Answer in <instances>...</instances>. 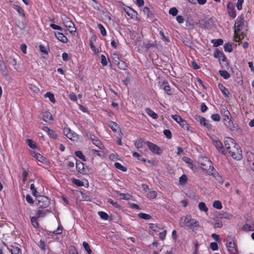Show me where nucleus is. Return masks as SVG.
<instances>
[{"mask_svg":"<svg viewBox=\"0 0 254 254\" xmlns=\"http://www.w3.org/2000/svg\"><path fill=\"white\" fill-rule=\"evenodd\" d=\"M218 72L219 74L225 79H228L231 77L230 74L226 70H220Z\"/></svg>","mask_w":254,"mask_h":254,"instance_id":"29","label":"nucleus"},{"mask_svg":"<svg viewBox=\"0 0 254 254\" xmlns=\"http://www.w3.org/2000/svg\"><path fill=\"white\" fill-rule=\"evenodd\" d=\"M124 10L127 14L131 18L136 16L137 15V12L130 7L127 6L124 8Z\"/></svg>","mask_w":254,"mask_h":254,"instance_id":"19","label":"nucleus"},{"mask_svg":"<svg viewBox=\"0 0 254 254\" xmlns=\"http://www.w3.org/2000/svg\"><path fill=\"white\" fill-rule=\"evenodd\" d=\"M198 207L199 209L201 211L206 212L208 210V209L206 207L205 203L203 202L199 203Z\"/></svg>","mask_w":254,"mask_h":254,"instance_id":"35","label":"nucleus"},{"mask_svg":"<svg viewBox=\"0 0 254 254\" xmlns=\"http://www.w3.org/2000/svg\"><path fill=\"white\" fill-rule=\"evenodd\" d=\"M166 234H167L166 230H164V231L160 232L159 233L160 239L162 241H164L166 238Z\"/></svg>","mask_w":254,"mask_h":254,"instance_id":"64","label":"nucleus"},{"mask_svg":"<svg viewBox=\"0 0 254 254\" xmlns=\"http://www.w3.org/2000/svg\"><path fill=\"white\" fill-rule=\"evenodd\" d=\"M171 117L178 124H179L183 120V118L180 116L178 115H173L171 116Z\"/></svg>","mask_w":254,"mask_h":254,"instance_id":"56","label":"nucleus"},{"mask_svg":"<svg viewBox=\"0 0 254 254\" xmlns=\"http://www.w3.org/2000/svg\"><path fill=\"white\" fill-rule=\"evenodd\" d=\"M157 192L154 190H151L147 194V197L149 199H154L157 196Z\"/></svg>","mask_w":254,"mask_h":254,"instance_id":"42","label":"nucleus"},{"mask_svg":"<svg viewBox=\"0 0 254 254\" xmlns=\"http://www.w3.org/2000/svg\"><path fill=\"white\" fill-rule=\"evenodd\" d=\"M97 26L99 29L102 35L103 36H106L107 35V31L104 26L102 24L99 23L98 24Z\"/></svg>","mask_w":254,"mask_h":254,"instance_id":"37","label":"nucleus"},{"mask_svg":"<svg viewBox=\"0 0 254 254\" xmlns=\"http://www.w3.org/2000/svg\"><path fill=\"white\" fill-rule=\"evenodd\" d=\"M101 63L102 65L104 66H106L108 64V62L105 56L104 55H101Z\"/></svg>","mask_w":254,"mask_h":254,"instance_id":"58","label":"nucleus"},{"mask_svg":"<svg viewBox=\"0 0 254 254\" xmlns=\"http://www.w3.org/2000/svg\"><path fill=\"white\" fill-rule=\"evenodd\" d=\"M178 12V10L176 7H172L170 9L169 13L173 16H176L177 15Z\"/></svg>","mask_w":254,"mask_h":254,"instance_id":"62","label":"nucleus"},{"mask_svg":"<svg viewBox=\"0 0 254 254\" xmlns=\"http://www.w3.org/2000/svg\"><path fill=\"white\" fill-rule=\"evenodd\" d=\"M117 66L120 69H123V70H126L127 67L126 63L122 60H120L118 62V63L117 64Z\"/></svg>","mask_w":254,"mask_h":254,"instance_id":"34","label":"nucleus"},{"mask_svg":"<svg viewBox=\"0 0 254 254\" xmlns=\"http://www.w3.org/2000/svg\"><path fill=\"white\" fill-rule=\"evenodd\" d=\"M211 42L213 44L214 47H217L223 45V40L221 39H213L211 41Z\"/></svg>","mask_w":254,"mask_h":254,"instance_id":"32","label":"nucleus"},{"mask_svg":"<svg viewBox=\"0 0 254 254\" xmlns=\"http://www.w3.org/2000/svg\"><path fill=\"white\" fill-rule=\"evenodd\" d=\"M33 157L42 163H43L45 159V157L39 153H35V155H33Z\"/></svg>","mask_w":254,"mask_h":254,"instance_id":"47","label":"nucleus"},{"mask_svg":"<svg viewBox=\"0 0 254 254\" xmlns=\"http://www.w3.org/2000/svg\"><path fill=\"white\" fill-rule=\"evenodd\" d=\"M224 49L227 52H231L233 50L232 45L230 43H225L224 45Z\"/></svg>","mask_w":254,"mask_h":254,"instance_id":"54","label":"nucleus"},{"mask_svg":"<svg viewBox=\"0 0 254 254\" xmlns=\"http://www.w3.org/2000/svg\"><path fill=\"white\" fill-rule=\"evenodd\" d=\"M181 227L185 226L190 229L191 228H197L199 227L198 222L194 219H192L191 216L190 215H187L184 221V225H181Z\"/></svg>","mask_w":254,"mask_h":254,"instance_id":"4","label":"nucleus"},{"mask_svg":"<svg viewBox=\"0 0 254 254\" xmlns=\"http://www.w3.org/2000/svg\"><path fill=\"white\" fill-rule=\"evenodd\" d=\"M146 144L152 153L157 155H160L162 153V151L161 149L156 144L149 141H146Z\"/></svg>","mask_w":254,"mask_h":254,"instance_id":"7","label":"nucleus"},{"mask_svg":"<svg viewBox=\"0 0 254 254\" xmlns=\"http://www.w3.org/2000/svg\"><path fill=\"white\" fill-rule=\"evenodd\" d=\"M145 112L148 116L151 117L153 119H157L158 118V115L157 113H155L153 110L150 108H146Z\"/></svg>","mask_w":254,"mask_h":254,"instance_id":"28","label":"nucleus"},{"mask_svg":"<svg viewBox=\"0 0 254 254\" xmlns=\"http://www.w3.org/2000/svg\"><path fill=\"white\" fill-rule=\"evenodd\" d=\"M213 56L214 58L219 59V61L226 62V58L225 55L217 48L215 49Z\"/></svg>","mask_w":254,"mask_h":254,"instance_id":"17","label":"nucleus"},{"mask_svg":"<svg viewBox=\"0 0 254 254\" xmlns=\"http://www.w3.org/2000/svg\"><path fill=\"white\" fill-rule=\"evenodd\" d=\"M6 62L9 64L12 65L15 69H17L16 66L17 62L15 58L12 56H9L6 58Z\"/></svg>","mask_w":254,"mask_h":254,"instance_id":"23","label":"nucleus"},{"mask_svg":"<svg viewBox=\"0 0 254 254\" xmlns=\"http://www.w3.org/2000/svg\"><path fill=\"white\" fill-rule=\"evenodd\" d=\"M134 144L137 150L140 151V149L142 148L144 145L146 144V142H144L142 139L139 138L134 141Z\"/></svg>","mask_w":254,"mask_h":254,"instance_id":"20","label":"nucleus"},{"mask_svg":"<svg viewBox=\"0 0 254 254\" xmlns=\"http://www.w3.org/2000/svg\"><path fill=\"white\" fill-rule=\"evenodd\" d=\"M29 174V171L27 170H25L23 171V172L22 174V181L24 183L26 182V181L27 180V177L28 176Z\"/></svg>","mask_w":254,"mask_h":254,"instance_id":"57","label":"nucleus"},{"mask_svg":"<svg viewBox=\"0 0 254 254\" xmlns=\"http://www.w3.org/2000/svg\"><path fill=\"white\" fill-rule=\"evenodd\" d=\"M179 125L183 127L185 129H187L188 130H189V128H190V127H189V124L187 123V122L183 119V120H182V121L179 123Z\"/></svg>","mask_w":254,"mask_h":254,"instance_id":"43","label":"nucleus"},{"mask_svg":"<svg viewBox=\"0 0 254 254\" xmlns=\"http://www.w3.org/2000/svg\"><path fill=\"white\" fill-rule=\"evenodd\" d=\"M202 160L203 162H201V165L203 166V169L205 170L209 175L216 177V174L217 173L214 169L212 162L206 157L203 158Z\"/></svg>","mask_w":254,"mask_h":254,"instance_id":"3","label":"nucleus"},{"mask_svg":"<svg viewBox=\"0 0 254 254\" xmlns=\"http://www.w3.org/2000/svg\"><path fill=\"white\" fill-rule=\"evenodd\" d=\"M64 24L65 27L68 28V30L72 35H75V33L76 31V28L75 27L73 22L70 20L69 18H67L64 21Z\"/></svg>","mask_w":254,"mask_h":254,"instance_id":"8","label":"nucleus"},{"mask_svg":"<svg viewBox=\"0 0 254 254\" xmlns=\"http://www.w3.org/2000/svg\"><path fill=\"white\" fill-rule=\"evenodd\" d=\"M114 166L117 169L120 170L123 172H126L127 170L126 167L123 166L121 164H120L119 162L115 163Z\"/></svg>","mask_w":254,"mask_h":254,"instance_id":"44","label":"nucleus"},{"mask_svg":"<svg viewBox=\"0 0 254 254\" xmlns=\"http://www.w3.org/2000/svg\"><path fill=\"white\" fill-rule=\"evenodd\" d=\"M211 118L213 121L218 122L220 120V116L218 114H215L211 116Z\"/></svg>","mask_w":254,"mask_h":254,"instance_id":"63","label":"nucleus"},{"mask_svg":"<svg viewBox=\"0 0 254 254\" xmlns=\"http://www.w3.org/2000/svg\"><path fill=\"white\" fill-rule=\"evenodd\" d=\"M44 96L45 98H49L50 101L53 103H55L56 102L54 94L50 92H47L44 95Z\"/></svg>","mask_w":254,"mask_h":254,"instance_id":"30","label":"nucleus"},{"mask_svg":"<svg viewBox=\"0 0 254 254\" xmlns=\"http://www.w3.org/2000/svg\"><path fill=\"white\" fill-rule=\"evenodd\" d=\"M37 201V205L39 207L45 208L48 207L50 205V199L47 196L39 195L36 197Z\"/></svg>","mask_w":254,"mask_h":254,"instance_id":"5","label":"nucleus"},{"mask_svg":"<svg viewBox=\"0 0 254 254\" xmlns=\"http://www.w3.org/2000/svg\"><path fill=\"white\" fill-rule=\"evenodd\" d=\"M29 89L34 93H38L40 91L39 88L34 84H31L29 86Z\"/></svg>","mask_w":254,"mask_h":254,"instance_id":"51","label":"nucleus"},{"mask_svg":"<svg viewBox=\"0 0 254 254\" xmlns=\"http://www.w3.org/2000/svg\"><path fill=\"white\" fill-rule=\"evenodd\" d=\"M76 167L78 172L81 174L85 173L84 165L82 162L80 161H76Z\"/></svg>","mask_w":254,"mask_h":254,"instance_id":"25","label":"nucleus"},{"mask_svg":"<svg viewBox=\"0 0 254 254\" xmlns=\"http://www.w3.org/2000/svg\"><path fill=\"white\" fill-rule=\"evenodd\" d=\"M27 145L31 148L34 149L36 148V144L34 143L32 139H27L26 141Z\"/></svg>","mask_w":254,"mask_h":254,"instance_id":"50","label":"nucleus"},{"mask_svg":"<svg viewBox=\"0 0 254 254\" xmlns=\"http://www.w3.org/2000/svg\"><path fill=\"white\" fill-rule=\"evenodd\" d=\"M55 35L60 41L63 43H66L68 41L67 37L61 32H55Z\"/></svg>","mask_w":254,"mask_h":254,"instance_id":"21","label":"nucleus"},{"mask_svg":"<svg viewBox=\"0 0 254 254\" xmlns=\"http://www.w3.org/2000/svg\"><path fill=\"white\" fill-rule=\"evenodd\" d=\"M42 129L44 131L47 133V134H48V135L49 136V137L50 138H53L54 139H56L57 138L58 134L56 132V131H55L53 129L50 128L48 127L44 126L42 127Z\"/></svg>","mask_w":254,"mask_h":254,"instance_id":"14","label":"nucleus"},{"mask_svg":"<svg viewBox=\"0 0 254 254\" xmlns=\"http://www.w3.org/2000/svg\"><path fill=\"white\" fill-rule=\"evenodd\" d=\"M10 250L12 254H21V250L17 246H11Z\"/></svg>","mask_w":254,"mask_h":254,"instance_id":"33","label":"nucleus"},{"mask_svg":"<svg viewBox=\"0 0 254 254\" xmlns=\"http://www.w3.org/2000/svg\"><path fill=\"white\" fill-rule=\"evenodd\" d=\"M143 12L148 17L150 16L152 14L150 10V8L147 6H145L143 8Z\"/></svg>","mask_w":254,"mask_h":254,"instance_id":"59","label":"nucleus"},{"mask_svg":"<svg viewBox=\"0 0 254 254\" xmlns=\"http://www.w3.org/2000/svg\"><path fill=\"white\" fill-rule=\"evenodd\" d=\"M39 246L43 251H46L47 249H49L47 243L42 240L39 242Z\"/></svg>","mask_w":254,"mask_h":254,"instance_id":"38","label":"nucleus"},{"mask_svg":"<svg viewBox=\"0 0 254 254\" xmlns=\"http://www.w3.org/2000/svg\"><path fill=\"white\" fill-rule=\"evenodd\" d=\"M108 125L111 128L112 131L114 132H116L117 131L118 128H119V125L113 121H108Z\"/></svg>","mask_w":254,"mask_h":254,"instance_id":"24","label":"nucleus"},{"mask_svg":"<svg viewBox=\"0 0 254 254\" xmlns=\"http://www.w3.org/2000/svg\"><path fill=\"white\" fill-rule=\"evenodd\" d=\"M75 155L81 159L82 161H86V157L85 156L83 155L82 152L81 151H76L75 152Z\"/></svg>","mask_w":254,"mask_h":254,"instance_id":"49","label":"nucleus"},{"mask_svg":"<svg viewBox=\"0 0 254 254\" xmlns=\"http://www.w3.org/2000/svg\"><path fill=\"white\" fill-rule=\"evenodd\" d=\"M138 215L139 218L144 220H149L151 218L150 215L144 213H140Z\"/></svg>","mask_w":254,"mask_h":254,"instance_id":"48","label":"nucleus"},{"mask_svg":"<svg viewBox=\"0 0 254 254\" xmlns=\"http://www.w3.org/2000/svg\"><path fill=\"white\" fill-rule=\"evenodd\" d=\"M161 88H163L166 93L169 95L173 94L171 87L167 80H163L161 83Z\"/></svg>","mask_w":254,"mask_h":254,"instance_id":"15","label":"nucleus"},{"mask_svg":"<svg viewBox=\"0 0 254 254\" xmlns=\"http://www.w3.org/2000/svg\"><path fill=\"white\" fill-rule=\"evenodd\" d=\"M226 247L228 252L230 254H237L238 249L235 238L231 235L227 236Z\"/></svg>","mask_w":254,"mask_h":254,"instance_id":"2","label":"nucleus"},{"mask_svg":"<svg viewBox=\"0 0 254 254\" xmlns=\"http://www.w3.org/2000/svg\"><path fill=\"white\" fill-rule=\"evenodd\" d=\"M72 183L78 187H82L84 186V183L82 181L79 179H73Z\"/></svg>","mask_w":254,"mask_h":254,"instance_id":"52","label":"nucleus"},{"mask_svg":"<svg viewBox=\"0 0 254 254\" xmlns=\"http://www.w3.org/2000/svg\"><path fill=\"white\" fill-rule=\"evenodd\" d=\"M198 121L199 122L200 124L206 127L208 130L211 129L212 128V125L209 123L208 121H207L204 117L199 116L198 117Z\"/></svg>","mask_w":254,"mask_h":254,"instance_id":"16","label":"nucleus"},{"mask_svg":"<svg viewBox=\"0 0 254 254\" xmlns=\"http://www.w3.org/2000/svg\"><path fill=\"white\" fill-rule=\"evenodd\" d=\"M108 202L110 203L111 204L113 205V206H114L115 208H120L121 207L120 205L117 202L114 201L111 198L108 199Z\"/></svg>","mask_w":254,"mask_h":254,"instance_id":"55","label":"nucleus"},{"mask_svg":"<svg viewBox=\"0 0 254 254\" xmlns=\"http://www.w3.org/2000/svg\"><path fill=\"white\" fill-rule=\"evenodd\" d=\"M43 120L46 122H50L53 120V116L50 112H46L43 114Z\"/></svg>","mask_w":254,"mask_h":254,"instance_id":"27","label":"nucleus"},{"mask_svg":"<svg viewBox=\"0 0 254 254\" xmlns=\"http://www.w3.org/2000/svg\"><path fill=\"white\" fill-rule=\"evenodd\" d=\"M89 138L93 144L97 146L99 149H102L104 148V145L102 142L95 135L90 134L89 135Z\"/></svg>","mask_w":254,"mask_h":254,"instance_id":"12","label":"nucleus"},{"mask_svg":"<svg viewBox=\"0 0 254 254\" xmlns=\"http://www.w3.org/2000/svg\"><path fill=\"white\" fill-rule=\"evenodd\" d=\"M30 189L32 192V194L34 196L37 197V196H38L37 194V191L34 184H31L30 185Z\"/></svg>","mask_w":254,"mask_h":254,"instance_id":"60","label":"nucleus"},{"mask_svg":"<svg viewBox=\"0 0 254 254\" xmlns=\"http://www.w3.org/2000/svg\"><path fill=\"white\" fill-rule=\"evenodd\" d=\"M224 146L226 153L237 160H240L242 158V150L238 144L231 137H226L224 140Z\"/></svg>","mask_w":254,"mask_h":254,"instance_id":"1","label":"nucleus"},{"mask_svg":"<svg viewBox=\"0 0 254 254\" xmlns=\"http://www.w3.org/2000/svg\"><path fill=\"white\" fill-rule=\"evenodd\" d=\"M244 16L243 15H241L238 17L236 21L235 25V30L240 31L242 30L244 26Z\"/></svg>","mask_w":254,"mask_h":254,"instance_id":"10","label":"nucleus"},{"mask_svg":"<svg viewBox=\"0 0 254 254\" xmlns=\"http://www.w3.org/2000/svg\"><path fill=\"white\" fill-rule=\"evenodd\" d=\"M218 88L220 89V90L221 91L223 95L225 97H229V95H230L229 91H228V89H227L223 84L222 83H219L218 84Z\"/></svg>","mask_w":254,"mask_h":254,"instance_id":"22","label":"nucleus"},{"mask_svg":"<svg viewBox=\"0 0 254 254\" xmlns=\"http://www.w3.org/2000/svg\"><path fill=\"white\" fill-rule=\"evenodd\" d=\"M149 227L152 231L157 232L160 230V228L157 224L150 223L149 224Z\"/></svg>","mask_w":254,"mask_h":254,"instance_id":"41","label":"nucleus"},{"mask_svg":"<svg viewBox=\"0 0 254 254\" xmlns=\"http://www.w3.org/2000/svg\"><path fill=\"white\" fill-rule=\"evenodd\" d=\"M213 144L216 147L217 149L223 155L226 154L225 146H223L222 143L218 139H213Z\"/></svg>","mask_w":254,"mask_h":254,"instance_id":"11","label":"nucleus"},{"mask_svg":"<svg viewBox=\"0 0 254 254\" xmlns=\"http://www.w3.org/2000/svg\"><path fill=\"white\" fill-rule=\"evenodd\" d=\"M188 181V178L187 176L185 174H183L181 176V177L179 179V182L181 185L185 184Z\"/></svg>","mask_w":254,"mask_h":254,"instance_id":"53","label":"nucleus"},{"mask_svg":"<svg viewBox=\"0 0 254 254\" xmlns=\"http://www.w3.org/2000/svg\"><path fill=\"white\" fill-rule=\"evenodd\" d=\"M83 246L88 254H91L92 250L90 249V247L88 243H87L85 241L83 242Z\"/></svg>","mask_w":254,"mask_h":254,"instance_id":"40","label":"nucleus"},{"mask_svg":"<svg viewBox=\"0 0 254 254\" xmlns=\"http://www.w3.org/2000/svg\"><path fill=\"white\" fill-rule=\"evenodd\" d=\"M89 44L91 49L93 52L94 55H96L99 53L98 48H96L94 44L93 41L92 40H90Z\"/></svg>","mask_w":254,"mask_h":254,"instance_id":"31","label":"nucleus"},{"mask_svg":"<svg viewBox=\"0 0 254 254\" xmlns=\"http://www.w3.org/2000/svg\"><path fill=\"white\" fill-rule=\"evenodd\" d=\"M63 133L64 135L71 140H75L77 139V135L74 131H72L70 128L68 127H64Z\"/></svg>","mask_w":254,"mask_h":254,"instance_id":"9","label":"nucleus"},{"mask_svg":"<svg viewBox=\"0 0 254 254\" xmlns=\"http://www.w3.org/2000/svg\"><path fill=\"white\" fill-rule=\"evenodd\" d=\"M224 122L226 126L231 130H235L237 129L238 125L234 123L231 114H229L228 116L224 117Z\"/></svg>","mask_w":254,"mask_h":254,"instance_id":"6","label":"nucleus"},{"mask_svg":"<svg viewBox=\"0 0 254 254\" xmlns=\"http://www.w3.org/2000/svg\"><path fill=\"white\" fill-rule=\"evenodd\" d=\"M242 229L246 231H253L254 230V226L246 224L243 226Z\"/></svg>","mask_w":254,"mask_h":254,"instance_id":"39","label":"nucleus"},{"mask_svg":"<svg viewBox=\"0 0 254 254\" xmlns=\"http://www.w3.org/2000/svg\"><path fill=\"white\" fill-rule=\"evenodd\" d=\"M37 219V217H32L31 218V224L35 228H38L39 227V224Z\"/></svg>","mask_w":254,"mask_h":254,"instance_id":"36","label":"nucleus"},{"mask_svg":"<svg viewBox=\"0 0 254 254\" xmlns=\"http://www.w3.org/2000/svg\"><path fill=\"white\" fill-rule=\"evenodd\" d=\"M98 213L102 219L104 220H107L108 219L109 215L107 213L104 211H99Z\"/></svg>","mask_w":254,"mask_h":254,"instance_id":"45","label":"nucleus"},{"mask_svg":"<svg viewBox=\"0 0 254 254\" xmlns=\"http://www.w3.org/2000/svg\"><path fill=\"white\" fill-rule=\"evenodd\" d=\"M221 113L223 117L228 116L229 114H230L226 107L223 108L221 109Z\"/></svg>","mask_w":254,"mask_h":254,"instance_id":"61","label":"nucleus"},{"mask_svg":"<svg viewBox=\"0 0 254 254\" xmlns=\"http://www.w3.org/2000/svg\"><path fill=\"white\" fill-rule=\"evenodd\" d=\"M245 37V34L242 32L241 31H237V30L234 31V40L236 42H239L241 41L242 39H244Z\"/></svg>","mask_w":254,"mask_h":254,"instance_id":"18","label":"nucleus"},{"mask_svg":"<svg viewBox=\"0 0 254 254\" xmlns=\"http://www.w3.org/2000/svg\"><path fill=\"white\" fill-rule=\"evenodd\" d=\"M213 207L218 209H221L222 208V205L220 201L215 200L213 204Z\"/></svg>","mask_w":254,"mask_h":254,"instance_id":"46","label":"nucleus"},{"mask_svg":"<svg viewBox=\"0 0 254 254\" xmlns=\"http://www.w3.org/2000/svg\"><path fill=\"white\" fill-rule=\"evenodd\" d=\"M226 6L229 16L233 19L235 18L236 16V11L233 4L231 2H228Z\"/></svg>","mask_w":254,"mask_h":254,"instance_id":"13","label":"nucleus"},{"mask_svg":"<svg viewBox=\"0 0 254 254\" xmlns=\"http://www.w3.org/2000/svg\"><path fill=\"white\" fill-rule=\"evenodd\" d=\"M12 7L17 11L20 15L25 16V11L22 7L17 4H13Z\"/></svg>","mask_w":254,"mask_h":254,"instance_id":"26","label":"nucleus"}]
</instances>
